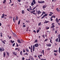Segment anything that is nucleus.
<instances>
[{
  "label": "nucleus",
  "mask_w": 60,
  "mask_h": 60,
  "mask_svg": "<svg viewBox=\"0 0 60 60\" xmlns=\"http://www.w3.org/2000/svg\"><path fill=\"white\" fill-rule=\"evenodd\" d=\"M38 46H39V44H38L36 43L34 45H33V51H34V49H35V47H38Z\"/></svg>",
  "instance_id": "obj_1"
},
{
  "label": "nucleus",
  "mask_w": 60,
  "mask_h": 60,
  "mask_svg": "<svg viewBox=\"0 0 60 60\" xmlns=\"http://www.w3.org/2000/svg\"><path fill=\"white\" fill-rule=\"evenodd\" d=\"M38 3H39L40 4H43V3H45V1H38Z\"/></svg>",
  "instance_id": "obj_2"
},
{
  "label": "nucleus",
  "mask_w": 60,
  "mask_h": 60,
  "mask_svg": "<svg viewBox=\"0 0 60 60\" xmlns=\"http://www.w3.org/2000/svg\"><path fill=\"white\" fill-rule=\"evenodd\" d=\"M0 52H2L3 51H4V49L3 47L2 48H0Z\"/></svg>",
  "instance_id": "obj_3"
},
{
  "label": "nucleus",
  "mask_w": 60,
  "mask_h": 60,
  "mask_svg": "<svg viewBox=\"0 0 60 60\" xmlns=\"http://www.w3.org/2000/svg\"><path fill=\"white\" fill-rule=\"evenodd\" d=\"M48 16V14H45L42 17H41V19H42L44 18H45V17H46V16Z\"/></svg>",
  "instance_id": "obj_4"
},
{
  "label": "nucleus",
  "mask_w": 60,
  "mask_h": 60,
  "mask_svg": "<svg viewBox=\"0 0 60 60\" xmlns=\"http://www.w3.org/2000/svg\"><path fill=\"white\" fill-rule=\"evenodd\" d=\"M58 38L59 39L58 42H60V35L59 34L58 35Z\"/></svg>",
  "instance_id": "obj_5"
},
{
  "label": "nucleus",
  "mask_w": 60,
  "mask_h": 60,
  "mask_svg": "<svg viewBox=\"0 0 60 60\" xmlns=\"http://www.w3.org/2000/svg\"><path fill=\"white\" fill-rule=\"evenodd\" d=\"M46 46L47 47H50L51 46V44L49 43V44H47Z\"/></svg>",
  "instance_id": "obj_6"
},
{
  "label": "nucleus",
  "mask_w": 60,
  "mask_h": 60,
  "mask_svg": "<svg viewBox=\"0 0 60 60\" xmlns=\"http://www.w3.org/2000/svg\"><path fill=\"white\" fill-rule=\"evenodd\" d=\"M40 10H38L37 11V13L38 15H39L40 14Z\"/></svg>",
  "instance_id": "obj_7"
},
{
  "label": "nucleus",
  "mask_w": 60,
  "mask_h": 60,
  "mask_svg": "<svg viewBox=\"0 0 60 60\" xmlns=\"http://www.w3.org/2000/svg\"><path fill=\"white\" fill-rule=\"evenodd\" d=\"M44 14H46V12H44V11L42 12V14L41 15V16H42V15H43Z\"/></svg>",
  "instance_id": "obj_8"
},
{
  "label": "nucleus",
  "mask_w": 60,
  "mask_h": 60,
  "mask_svg": "<svg viewBox=\"0 0 60 60\" xmlns=\"http://www.w3.org/2000/svg\"><path fill=\"white\" fill-rule=\"evenodd\" d=\"M47 7V6H46V5H43V7L42 8L43 9H44V8H45Z\"/></svg>",
  "instance_id": "obj_9"
},
{
  "label": "nucleus",
  "mask_w": 60,
  "mask_h": 60,
  "mask_svg": "<svg viewBox=\"0 0 60 60\" xmlns=\"http://www.w3.org/2000/svg\"><path fill=\"white\" fill-rule=\"evenodd\" d=\"M6 55V53L5 52H4L3 53V57H4L5 56V55Z\"/></svg>",
  "instance_id": "obj_10"
},
{
  "label": "nucleus",
  "mask_w": 60,
  "mask_h": 60,
  "mask_svg": "<svg viewBox=\"0 0 60 60\" xmlns=\"http://www.w3.org/2000/svg\"><path fill=\"white\" fill-rule=\"evenodd\" d=\"M49 21L45 20V22H44V23H49Z\"/></svg>",
  "instance_id": "obj_11"
},
{
  "label": "nucleus",
  "mask_w": 60,
  "mask_h": 60,
  "mask_svg": "<svg viewBox=\"0 0 60 60\" xmlns=\"http://www.w3.org/2000/svg\"><path fill=\"white\" fill-rule=\"evenodd\" d=\"M29 10H30V11H32L33 9L32 8V7L31 6H30V9H29Z\"/></svg>",
  "instance_id": "obj_12"
},
{
  "label": "nucleus",
  "mask_w": 60,
  "mask_h": 60,
  "mask_svg": "<svg viewBox=\"0 0 60 60\" xmlns=\"http://www.w3.org/2000/svg\"><path fill=\"white\" fill-rule=\"evenodd\" d=\"M55 27V26L54 25H52L51 27V28H54V27Z\"/></svg>",
  "instance_id": "obj_13"
},
{
  "label": "nucleus",
  "mask_w": 60,
  "mask_h": 60,
  "mask_svg": "<svg viewBox=\"0 0 60 60\" xmlns=\"http://www.w3.org/2000/svg\"><path fill=\"white\" fill-rule=\"evenodd\" d=\"M33 2L34 4H36V2H35V0H33Z\"/></svg>",
  "instance_id": "obj_14"
},
{
  "label": "nucleus",
  "mask_w": 60,
  "mask_h": 60,
  "mask_svg": "<svg viewBox=\"0 0 60 60\" xmlns=\"http://www.w3.org/2000/svg\"><path fill=\"white\" fill-rule=\"evenodd\" d=\"M13 20L14 22H15V17H14L13 18Z\"/></svg>",
  "instance_id": "obj_15"
},
{
  "label": "nucleus",
  "mask_w": 60,
  "mask_h": 60,
  "mask_svg": "<svg viewBox=\"0 0 60 60\" xmlns=\"http://www.w3.org/2000/svg\"><path fill=\"white\" fill-rule=\"evenodd\" d=\"M13 55H14L15 56H17V54H16V53H15V52H13Z\"/></svg>",
  "instance_id": "obj_16"
},
{
  "label": "nucleus",
  "mask_w": 60,
  "mask_h": 60,
  "mask_svg": "<svg viewBox=\"0 0 60 60\" xmlns=\"http://www.w3.org/2000/svg\"><path fill=\"white\" fill-rule=\"evenodd\" d=\"M17 41L19 43H21V41H20L19 40H18Z\"/></svg>",
  "instance_id": "obj_17"
},
{
  "label": "nucleus",
  "mask_w": 60,
  "mask_h": 60,
  "mask_svg": "<svg viewBox=\"0 0 60 60\" xmlns=\"http://www.w3.org/2000/svg\"><path fill=\"white\" fill-rule=\"evenodd\" d=\"M2 16H1V19H2V18H4L5 17V16L4 15H2Z\"/></svg>",
  "instance_id": "obj_18"
},
{
  "label": "nucleus",
  "mask_w": 60,
  "mask_h": 60,
  "mask_svg": "<svg viewBox=\"0 0 60 60\" xmlns=\"http://www.w3.org/2000/svg\"><path fill=\"white\" fill-rule=\"evenodd\" d=\"M58 52V50H54V52Z\"/></svg>",
  "instance_id": "obj_19"
},
{
  "label": "nucleus",
  "mask_w": 60,
  "mask_h": 60,
  "mask_svg": "<svg viewBox=\"0 0 60 60\" xmlns=\"http://www.w3.org/2000/svg\"><path fill=\"white\" fill-rule=\"evenodd\" d=\"M38 42V40H37L36 39L35 40V41H34V42H36V43H37V42Z\"/></svg>",
  "instance_id": "obj_20"
},
{
  "label": "nucleus",
  "mask_w": 60,
  "mask_h": 60,
  "mask_svg": "<svg viewBox=\"0 0 60 60\" xmlns=\"http://www.w3.org/2000/svg\"><path fill=\"white\" fill-rule=\"evenodd\" d=\"M56 22H57V23H58V18H56Z\"/></svg>",
  "instance_id": "obj_21"
},
{
  "label": "nucleus",
  "mask_w": 60,
  "mask_h": 60,
  "mask_svg": "<svg viewBox=\"0 0 60 60\" xmlns=\"http://www.w3.org/2000/svg\"><path fill=\"white\" fill-rule=\"evenodd\" d=\"M26 51H27L28 52H29V50L27 49L26 48Z\"/></svg>",
  "instance_id": "obj_22"
},
{
  "label": "nucleus",
  "mask_w": 60,
  "mask_h": 60,
  "mask_svg": "<svg viewBox=\"0 0 60 60\" xmlns=\"http://www.w3.org/2000/svg\"><path fill=\"white\" fill-rule=\"evenodd\" d=\"M20 54L21 56H23V54H22V51H21L20 52Z\"/></svg>",
  "instance_id": "obj_23"
},
{
  "label": "nucleus",
  "mask_w": 60,
  "mask_h": 60,
  "mask_svg": "<svg viewBox=\"0 0 60 60\" xmlns=\"http://www.w3.org/2000/svg\"><path fill=\"white\" fill-rule=\"evenodd\" d=\"M34 5V4L33 2H32L31 4V6H33V5Z\"/></svg>",
  "instance_id": "obj_24"
},
{
  "label": "nucleus",
  "mask_w": 60,
  "mask_h": 60,
  "mask_svg": "<svg viewBox=\"0 0 60 60\" xmlns=\"http://www.w3.org/2000/svg\"><path fill=\"white\" fill-rule=\"evenodd\" d=\"M41 22H40L38 24V26H40V25H41Z\"/></svg>",
  "instance_id": "obj_25"
},
{
  "label": "nucleus",
  "mask_w": 60,
  "mask_h": 60,
  "mask_svg": "<svg viewBox=\"0 0 60 60\" xmlns=\"http://www.w3.org/2000/svg\"><path fill=\"white\" fill-rule=\"evenodd\" d=\"M16 18L15 19L16 20H18V16H16Z\"/></svg>",
  "instance_id": "obj_26"
},
{
  "label": "nucleus",
  "mask_w": 60,
  "mask_h": 60,
  "mask_svg": "<svg viewBox=\"0 0 60 60\" xmlns=\"http://www.w3.org/2000/svg\"><path fill=\"white\" fill-rule=\"evenodd\" d=\"M11 42L12 43H14V41H12V40H11Z\"/></svg>",
  "instance_id": "obj_27"
},
{
  "label": "nucleus",
  "mask_w": 60,
  "mask_h": 60,
  "mask_svg": "<svg viewBox=\"0 0 60 60\" xmlns=\"http://www.w3.org/2000/svg\"><path fill=\"white\" fill-rule=\"evenodd\" d=\"M24 12H25V11H24V10H22V14H24Z\"/></svg>",
  "instance_id": "obj_28"
},
{
  "label": "nucleus",
  "mask_w": 60,
  "mask_h": 60,
  "mask_svg": "<svg viewBox=\"0 0 60 60\" xmlns=\"http://www.w3.org/2000/svg\"><path fill=\"white\" fill-rule=\"evenodd\" d=\"M39 32H40V30H39V29L37 31V33H39Z\"/></svg>",
  "instance_id": "obj_29"
},
{
  "label": "nucleus",
  "mask_w": 60,
  "mask_h": 60,
  "mask_svg": "<svg viewBox=\"0 0 60 60\" xmlns=\"http://www.w3.org/2000/svg\"><path fill=\"white\" fill-rule=\"evenodd\" d=\"M30 58H31V59H32L33 60H34V59L33 58V57H32V56H30Z\"/></svg>",
  "instance_id": "obj_30"
},
{
  "label": "nucleus",
  "mask_w": 60,
  "mask_h": 60,
  "mask_svg": "<svg viewBox=\"0 0 60 60\" xmlns=\"http://www.w3.org/2000/svg\"><path fill=\"white\" fill-rule=\"evenodd\" d=\"M58 38H57L55 40V41H56V42H58Z\"/></svg>",
  "instance_id": "obj_31"
},
{
  "label": "nucleus",
  "mask_w": 60,
  "mask_h": 60,
  "mask_svg": "<svg viewBox=\"0 0 60 60\" xmlns=\"http://www.w3.org/2000/svg\"><path fill=\"white\" fill-rule=\"evenodd\" d=\"M1 42H2L3 43H4V44H5V42H4V41H1Z\"/></svg>",
  "instance_id": "obj_32"
},
{
  "label": "nucleus",
  "mask_w": 60,
  "mask_h": 60,
  "mask_svg": "<svg viewBox=\"0 0 60 60\" xmlns=\"http://www.w3.org/2000/svg\"><path fill=\"white\" fill-rule=\"evenodd\" d=\"M40 60H47L46 59H41Z\"/></svg>",
  "instance_id": "obj_33"
},
{
  "label": "nucleus",
  "mask_w": 60,
  "mask_h": 60,
  "mask_svg": "<svg viewBox=\"0 0 60 60\" xmlns=\"http://www.w3.org/2000/svg\"><path fill=\"white\" fill-rule=\"evenodd\" d=\"M42 52L43 53V55H44V50H42Z\"/></svg>",
  "instance_id": "obj_34"
},
{
  "label": "nucleus",
  "mask_w": 60,
  "mask_h": 60,
  "mask_svg": "<svg viewBox=\"0 0 60 60\" xmlns=\"http://www.w3.org/2000/svg\"><path fill=\"white\" fill-rule=\"evenodd\" d=\"M56 10H57L58 11H60V10L58 9V8H56Z\"/></svg>",
  "instance_id": "obj_35"
},
{
  "label": "nucleus",
  "mask_w": 60,
  "mask_h": 60,
  "mask_svg": "<svg viewBox=\"0 0 60 60\" xmlns=\"http://www.w3.org/2000/svg\"><path fill=\"white\" fill-rule=\"evenodd\" d=\"M54 18V15H53L51 17V19H52V18Z\"/></svg>",
  "instance_id": "obj_36"
},
{
  "label": "nucleus",
  "mask_w": 60,
  "mask_h": 60,
  "mask_svg": "<svg viewBox=\"0 0 60 60\" xmlns=\"http://www.w3.org/2000/svg\"><path fill=\"white\" fill-rule=\"evenodd\" d=\"M20 20H19V22H18V24H19V23H20Z\"/></svg>",
  "instance_id": "obj_37"
},
{
  "label": "nucleus",
  "mask_w": 60,
  "mask_h": 60,
  "mask_svg": "<svg viewBox=\"0 0 60 60\" xmlns=\"http://www.w3.org/2000/svg\"><path fill=\"white\" fill-rule=\"evenodd\" d=\"M6 2V0H4V1L3 2V3L4 4Z\"/></svg>",
  "instance_id": "obj_38"
},
{
  "label": "nucleus",
  "mask_w": 60,
  "mask_h": 60,
  "mask_svg": "<svg viewBox=\"0 0 60 60\" xmlns=\"http://www.w3.org/2000/svg\"><path fill=\"white\" fill-rule=\"evenodd\" d=\"M15 43H14L13 44L12 46L13 47H14V46H15Z\"/></svg>",
  "instance_id": "obj_39"
},
{
  "label": "nucleus",
  "mask_w": 60,
  "mask_h": 60,
  "mask_svg": "<svg viewBox=\"0 0 60 60\" xmlns=\"http://www.w3.org/2000/svg\"><path fill=\"white\" fill-rule=\"evenodd\" d=\"M49 27H46V29H49Z\"/></svg>",
  "instance_id": "obj_40"
},
{
  "label": "nucleus",
  "mask_w": 60,
  "mask_h": 60,
  "mask_svg": "<svg viewBox=\"0 0 60 60\" xmlns=\"http://www.w3.org/2000/svg\"><path fill=\"white\" fill-rule=\"evenodd\" d=\"M52 28V31L53 30V31H55V28Z\"/></svg>",
  "instance_id": "obj_41"
},
{
  "label": "nucleus",
  "mask_w": 60,
  "mask_h": 60,
  "mask_svg": "<svg viewBox=\"0 0 60 60\" xmlns=\"http://www.w3.org/2000/svg\"><path fill=\"white\" fill-rule=\"evenodd\" d=\"M42 36L44 38H45V35H42Z\"/></svg>",
  "instance_id": "obj_42"
},
{
  "label": "nucleus",
  "mask_w": 60,
  "mask_h": 60,
  "mask_svg": "<svg viewBox=\"0 0 60 60\" xmlns=\"http://www.w3.org/2000/svg\"><path fill=\"white\" fill-rule=\"evenodd\" d=\"M50 42L51 43H52V39H50Z\"/></svg>",
  "instance_id": "obj_43"
},
{
  "label": "nucleus",
  "mask_w": 60,
  "mask_h": 60,
  "mask_svg": "<svg viewBox=\"0 0 60 60\" xmlns=\"http://www.w3.org/2000/svg\"><path fill=\"white\" fill-rule=\"evenodd\" d=\"M23 27H26V26H25V24H24L23 25Z\"/></svg>",
  "instance_id": "obj_44"
},
{
  "label": "nucleus",
  "mask_w": 60,
  "mask_h": 60,
  "mask_svg": "<svg viewBox=\"0 0 60 60\" xmlns=\"http://www.w3.org/2000/svg\"><path fill=\"white\" fill-rule=\"evenodd\" d=\"M26 56H28V54L27 52L26 53Z\"/></svg>",
  "instance_id": "obj_45"
},
{
  "label": "nucleus",
  "mask_w": 60,
  "mask_h": 60,
  "mask_svg": "<svg viewBox=\"0 0 60 60\" xmlns=\"http://www.w3.org/2000/svg\"><path fill=\"white\" fill-rule=\"evenodd\" d=\"M38 58H39V59H41V57H40V56H39L38 55Z\"/></svg>",
  "instance_id": "obj_46"
},
{
  "label": "nucleus",
  "mask_w": 60,
  "mask_h": 60,
  "mask_svg": "<svg viewBox=\"0 0 60 60\" xmlns=\"http://www.w3.org/2000/svg\"><path fill=\"white\" fill-rule=\"evenodd\" d=\"M39 56H40V57H42V55H39Z\"/></svg>",
  "instance_id": "obj_47"
},
{
  "label": "nucleus",
  "mask_w": 60,
  "mask_h": 60,
  "mask_svg": "<svg viewBox=\"0 0 60 60\" xmlns=\"http://www.w3.org/2000/svg\"><path fill=\"white\" fill-rule=\"evenodd\" d=\"M50 49L49 48H48L47 49V50L48 51H49V50H50Z\"/></svg>",
  "instance_id": "obj_48"
},
{
  "label": "nucleus",
  "mask_w": 60,
  "mask_h": 60,
  "mask_svg": "<svg viewBox=\"0 0 60 60\" xmlns=\"http://www.w3.org/2000/svg\"><path fill=\"white\" fill-rule=\"evenodd\" d=\"M48 39H46L45 40V41H48Z\"/></svg>",
  "instance_id": "obj_49"
},
{
  "label": "nucleus",
  "mask_w": 60,
  "mask_h": 60,
  "mask_svg": "<svg viewBox=\"0 0 60 60\" xmlns=\"http://www.w3.org/2000/svg\"><path fill=\"white\" fill-rule=\"evenodd\" d=\"M52 14H49V16H52Z\"/></svg>",
  "instance_id": "obj_50"
},
{
  "label": "nucleus",
  "mask_w": 60,
  "mask_h": 60,
  "mask_svg": "<svg viewBox=\"0 0 60 60\" xmlns=\"http://www.w3.org/2000/svg\"><path fill=\"white\" fill-rule=\"evenodd\" d=\"M23 52H26V51H25V50L23 49Z\"/></svg>",
  "instance_id": "obj_51"
},
{
  "label": "nucleus",
  "mask_w": 60,
  "mask_h": 60,
  "mask_svg": "<svg viewBox=\"0 0 60 60\" xmlns=\"http://www.w3.org/2000/svg\"><path fill=\"white\" fill-rule=\"evenodd\" d=\"M29 9H27V10L28 11H30L29 10Z\"/></svg>",
  "instance_id": "obj_52"
},
{
  "label": "nucleus",
  "mask_w": 60,
  "mask_h": 60,
  "mask_svg": "<svg viewBox=\"0 0 60 60\" xmlns=\"http://www.w3.org/2000/svg\"><path fill=\"white\" fill-rule=\"evenodd\" d=\"M18 48H15V50H18Z\"/></svg>",
  "instance_id": "obj_53"
},
{
  "label": "nucleus",
  "mask_w": 60,
  "mask_h": 60,
  "mask_svg": "<svg viewBox=\"0 0 60 60\" xmlns=\"http://www.w3.org/2000/svg\"><path fill=\"white\" fill-rule=\"evenodd\" d=\"M25 60V58L24 57H22V60Z\"/></svg>",
  "instance_id": "obj_54"
},
{
  "label": "nucleus",
  "mask_w": 60,
  "mask_h": 60,
  "mask_svg": "<svg viewBox=\"0 0 60 60\" xmlns=\"http://www.w3.org/2000/svg\"><path fill=\"white\" fill-rule=\"evenodd\" d=\"M21 0H18L17 1L19 2H20L21 1Z\"/></svg>",
  "instance_id": "obj_55"
},
{
  "label": "nucleus",
  "mask_w": 60,
  "mask_h": 60,
  "mask_svg": "<svg viewBox=\"0 0 60 60\" xmlns=\"http://www.w3.org/2000/svg\"><path fill=\"white\" fill-rule=\"evenodd\" d=\"M26 22L27 23H29V20H27L26 21Z\"/></svg>",
  "instance_id": "obj_56"
},
{
  "label": "nucleus",
  "mask_w": 60,
  "mask_h": 60,
  "mask_svg": "<svg viewBox=\"0 0 60 60\" xmlns=\"http://www.w3.org/2000/svg\"><path fill=\"white\" fill-rule=\"evenodd\" d=\"M10 2H9V3L11 4V0H10Z\"/></svg>",
  "instance_id": "obj_57"
},
{
  "label": "nucleus",
  "mask_w": 60,
  "mask_h": 60,
  "mask_svg": "<svg viewBox=\"0 0 60 60\" xmlns=\"http://www.w3.org/2000/svg\"><path fill=\"white\" fill-rule=\"evenodd\" d=\"M50 13L51 14H54V13H53L52 12H50Z\"/></svg>",
  "instance_id": "obj_58"
},
{
  "label": "nucleus",
  "mask_w": 60,
  "mask_h": 60,
  "mask_svg": "<svg viewBox=\"0 0 60 60\" xmlns=\"http://www.w3.org/2000/svg\"><path fill=\"white\" fill-rule=\"evenodd\" d=\"M57 45V43H55V45Z\"/></svg>",
  "instance_id": "obj_59"
},
{
  "label": "nucleus",
  "mask_w": 60,
  "mask_h": 60,
  "mask_svg": "<svg viewBox=\"0 0 60 60\" xmlns=\"http://www.w3.org/2000/svg\"><path fill=\"white\" fill-rule=\"evenodd\" d=\"M33 12H35V10H34L33 11Z\"/></svg>",
  "instance_id": "obj_60"
},
{
  "label": "nucleus",
  "mask_w": 60,
  "mask_h": 60,
  "mask_svg": "<svg viewBox=\"0 0 60 60\" xmlns=\"http://www.w3.org/2000/svg\"><path fill=\"white\" fill-rule=\"evenodd\" d=\"M50 19H51V21H52L53 20V19H51V18H50Z\"/></svg>",
  "instance_id": "obj_61"
},
{
  "label": "nucleus",
  "mask_w": 60,
  "mask_h": 60,
  "mask_svg": "<svg viewBox=\"0 0 60 60\" xmlns=\"http://www.w3.org/2000/svg\"><path fill=\"white\" fill-rule=\"evenodd\" d=\"M33 31H34V33H36V31H35V30H34Z\"/></svg>",
  "instance_id": "obj_62"
},
{
  "label": "nucleus",
  "mask_w": 60,
  "mask_h": 60,
  "mask_svg": "<svg viewBox=\"0 0 60 60\" xmlns=\"http://www.w3.org/2000/svg\"><path fill=\"white\" fill-rule=\"evenodd\" d=\"M2 26V23H1L0 22V26Z\"/></svg>",
  "instance_id": "obj_63"
},
{
  "label": "nucleus",
  "mask_w": 60,
  "mask_h": 60,
  "mask_svg": "<svg viewBox=\"0 0 60 60\" xmlns=\"http://www.w3.org/2000/svg\"><path fill=\"white\" fill-rule=\"evenodd\" d=\"M26 60H30V59H29L28 60L27 59H26Z\"/></svg>",
  "instance_id": "obj_64"
}]
</instances>
